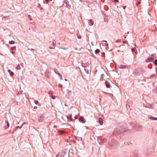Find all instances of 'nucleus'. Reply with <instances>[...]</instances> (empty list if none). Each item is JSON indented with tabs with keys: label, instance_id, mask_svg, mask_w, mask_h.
<instances>
[{
	"label": "nucleus",
	"instance_id": "33",
	"mask_svg": "<svg viewBox=\"0 0 157 157\" xmlns=\"http://www.w3.org/2000/svg\"><path fill=\"white\" fill-rule=\"evenodd\" d=\"M78 38H79V39L81 38V37H79Z\"/></svg>",
	"mask_w": 157,
	"mask_h": 157
},
{
	"label": "nucleus",
	"instance_id": "6",
	"mask_svg": "<svg viewBox=\"0 0 157 157\" xmlns=\"http://www.w3.org/2000/svg\"><path fill=\"white\" fill-rule=\"evenodd\" d=\"M8 72L10 73V74L11 76H13L14 74L10 70H8Z\"/></svg>",
	"mask_w": 157,
	"mask_h": 157
},
{
	"label": "nucleus",
	"instance_id": "17",
	"mask_svg": "<svg viewBox=\"0 0 157 157\" xmlns=\"http://www.w3.org/2000/svg\"><path fill=\"white\" fill-rule=\"evenodd\" d=\"M16 49V47L14 46L13 47H12L11 48V50H13L14 49Z\"/></svg>",
	"mask_w": 157,
	"mask_h": 157
},
{
	"label": "nucleus",
	"instance_id": "12",
	"mask_svg": "<svg viewBox=\"0 0 157 157\" xmlns=\"http://www.w3.org/2000/svg\"><path fill=\"white\" fill-rule=\"evenodd\" d=\"M104 75L103 74H101V77L100 78V80H103V78L104 76Z\"/></svg>",
	"mask_w": 157,
	"mask_h": 157
},
{
	"label": "nucleus",
	"instance_id": "15",
	"mask_svg": "<svg viewBox=\"0 0 157 157\" xmlns=\"http://www.w3.org/2000/svg\"><path fill=\"white\" fill-rule=\"evenodd\" d=\"M139 1L136 4V5L137 6L139 4H140L141 3L140 1H141V0H139Z\"/></svg>",
	"mask_w": 157,
	"mask_h": 157
},
{
	"label": "nucleus",
	"instance_id": "21",
	"mask_svg": "<svg viewBox=\"0 0 157 157\" xmlns=\"http://www.w3.org/2000/svg\"><path fill=\"white\" fill-rule=\"evenodd\" d=\"M7 128H8L9 126V124L8 121H7Z\"/></svg>",
	"mask_w": 157,
	"mask_h": 157
},
{
	"label": "nucleus",
	"instance_id": "5",
	"mask_svg": "<svg viewBox=\"0 0 157 157\" xmlns=\"http://www.w3.org/2000/svg\"><path fill=\"white\" fill-rule=\"evenodd\" d=\"M67 118L69 121H71L72 120V117L71 115H69L68 116H67Z\"/></svg>",
	"mask_w": 157,
	"mask_h": 157
},
{
	"label": "nucleus",
	"instance_id": "2",
	"mask_svg": "<svg viewBox=\"0 0 157 157\" xmlns=\"http://www.w3.org/2000/svg\"><path fill=\"white\" fill-rule=\"evenodd\" d=\"M154 60V59L153 58L150 57L147 59L145 61L146 62H149L153 61Z\"/></svg>",
	"mask_w": 157,
	"mask_h": 157
},
{
	"label": "nucleus",
	"instance_id": "8",
	"mask_svg": "<svg viewBox=\"0 0 157 157\" xmlns=\"http://www.w3.org/2000/svg\"><path fill=\"white\" fill-rule=\"evenodd\" d=\"M79 120V121H82V123L84 122V119L83 118L81 117L80 118Z\"/></svg>",
	"mask_w": 157,
	"mask_h": 157
},
{
	"label": "nucleus",
	"instance_id": "26",
	"mask_svg": "<svg viewBox=\"0 0 157 157\" xmlns=\"http://www.w3.org/2000/svg\"><path fill=\"white\" fill-rule=\"evenodd\" d=\"M125 8H126V6H124L123 7V8L124 9H125Z\"/></svg>",
	"mask_w": 157,
	"mask_h": 157
},
{
	"label": "nucleus",
	"instance_id": "18",
	"mask_svg": "<svg viewBox=\"0 0 157 157\" xmlns=\"http://www.w3.org/2000/svg\"><path fill=\"white\" fill-rule=\"evenodd\" d=\"M28 17H29V19H30V20H32V19L31 17V16L30 15H28Z\"/></svg>",
	"mask_w": 157,
	"mask_h": 157
},
{
	"label": "nucleus",
	"instance_id": "22",
	"mask_svg": "<svg viewBox=\"0 0 157 157\" xmlns=\"http://www.w3.org/2000/svg\"><path fill=\"white\" fill-rule=\"evenodd\" d=\"M58 86H59L60 87H62V85L60 84H59Z\"/></svg>",
	"mask_w": 157,
	"mask_h": 157
},
{
	"label": "nucleus",
	"instance_id": "29",
	"mask_svg": "<svg viewBox=\"0 0 157 157\" xmlns=\"http://www.w3.org/2000/svg\"><path fill=\"white\" fill-rule=\"evenodd\" d=\"M45 1L47 2H48V0H45Z\"/></svg>",
	"mask_w": 157,
	"mask_h": 157
},
{
	"label": "nucleus",
	"instance_id": "16",
	"mask_svg": "<svg viewBox=\"0 0 157 157\" xmlns=\"http://www.w3.org/2000/svg\"><path fill=\"white\" fill-rule=\"evenodd\" d=\"M136 50V48H134L132 49V51L133 52H135Z\"/></svg>",
	"mask_w": 157,
	"mask_h": 157
},
{
	"label": "nucleus",
	"instance_id": "31",
	"mask_svg": "<svg viewBox=\"0 0 157 157\" xmlns=\"http://www.w3.org/2000/svg\"><path fill=\"white\" fill-rule=\"evenodd\" d=\"M65 80L66 81H67V79H65Z\"/></svg>",
	"mask_w": 157,
	"mask_h": 157
},
{
	"label": "nucleus",
	"instance_id": "25",
	"mask_svg": "<svg viewBox=\"0 0 157 157\" xmlns=\"http://www.w3.org/2000/svg\"><path fill=\"white\" fill-rule=\"evenodd\" d=\"M12 53L13 54H14V53H15V52H14L12 51Z\"/></svg>",
	"mask_w": 157,
	"mask_h": 157
},
{
	"label": "nucleus",
	"instance_id": "28",
	"mask_svg": "<svg viewBox=\"0 0 157 157\" xmlns=\"http://www.w3.org/2000/svg\"><path fill=\"white\" fill-rule=\"evenodd\" d=\"M37 108V107H36V106L34 107V108L35 109H36Z\"/></svg>",
	"mask_w": 157,
	"mask_h": 157
},
{
	"label": "nucleus",
	"instance_id": "19",
	"mask_svg": "<svg viewBox=\"0 0 157 157\" xmlns=\"http://www.w3.org/2000/svg\"><path fill=\"white\" fill-rule=\"evenodd\" d=\"M35 103L36 104H37L38 103V101H37L36 100L35 101Z\"/></svg>",
	"mask_w": 157,
	"mask_h": 157
},
{
	"label": "nucleus",
	"instance_id": "14",
	"mask_svg": "<svg viewBox=\"0 0 157 157\" xmlns=\"http://www.w3.org/2000/svg\"><path fill=\"white\" fill-rule=\"evenodd\" d=\"M99 50L98 49H97L95 51V53L96 54H98L99 52Z\"/></svg>",
	"mask_w": 157,
	"mask_h": 157
},
{
	"label": "nucleus",
	"instance_id": "30",
	"mask_svg": "<svg viewBox=\"0 0 157 157\" xmlns=\"http://www.w3.org/2000/svg\"><path fill=\"white\" fill-rule=\"evenodd\" d=\"M59 154H58L57 155H56V157H58V156Z\"/></svg>",
	"mask_w": 157,
	"mask_h": 157
},
{
	"label": "nucleus",
	"instance_id": "13",
	"mask_svg": "<svg viewBox=\"0 0 157 157\" xmlns=\"http://www.w3.org/2000/svg\"><path fill=\"white\" fill-rule=\"evenodd\" d=\"M60 77V79L62 80H63V78L62 76L59 73H56Z\"/></svg>",
	"mask_w": 157,
	"mask_h": 157
},
{
	"label": "nucleus",
	"instance_id": "7",
	"mask_svg": "<svg viewBox=\"0 0 157 157\" xmlns=\"http://www.w3.org/2000/svg\"><path fill=\"white\" fill-rule=\"evenodd\" d=\"M150 119L152 120H157V118H155L153 117H150L149 118Z\"/></svg>",
	"mask_w": 157,
	"mask_h": 157
},
{
	"label": "nucleus",
	"instance_id": "1",
	"mask_svg": "<svg viewBox=\"0 0 157 157\" xmlns=\"http://www.w3.org/2000/svg\"><path fill=\"white\" fill-rule=\"evenodd\" d=\"M105 84L107 88H109L110 87V85L109 84V82L108 81H106L105 82Z\"/></svg>",
	"mask_w": 157,
	"mask_h": 157
},
{
	"label": "nucleus",
	"instance_id": "4",
	"mask_svg": "<svg viewBox=\"0 0 157 157\" xmlns=\"http://www.w3.org/2000/svg\"><path fill=\"white\" fill-rule=\"evenodd\" d=\"M98 122L101 125H102L103 124V121L102 119L101 118H99Z\"/></svg>",
	"mask_w": 157,
	"mask_h": 157
},
{
	"label": "nucleus",
	"instance_id": "10",
	"mask_svg": "<svg viewBox=\"0 0 157 157\" xmlns=\"http://www.w3.org/2000/svg\"><path fill=\"white\" fill-rule=\"evenodd\" d=\"M58 132L59 134H61L64 133V131H58Z\"/></svg>",
	"mask_w": 157,
	"mask_h": 157
},
{
	"label": "nucleus",
	"instance_id": "32",
	"mask_svg": "<svg viewBox=\"0 0 157 157\" xmlns=\"http://www.w3.org/2000/svg\"><path fill=\"white\" fill-rule=\"evenodd\" d=\"M52 0H48V1H52Z\"/></svg>",
	"mask_w": 157,
	"mask_h": 157
},
{
	"label": "nucleus",
	"instance_id": "11",
	"mask_svg": "<svg viewBox=\"0 0 157 157\" xmlns=\"http://www.w3.org/2000/svg\"><path fill=\"white\" fill-rule=\"evenodd\" d=\"M9 43L10 44H13L15 43V42L13 40L10 41L9 42Z\"/></svg>",
	"mask_w": 157,
	"mask_h": 157
},
{
	"label": "nucleus",
	"instance_id": "3",
	"mask_svg": "<svg viewBox=\"0 0 157 157\" xmlns=\"http://www.w3.org/2000/svg\"><path fill=\"white\" fill-rule=\"evenodd\" d=\"M88 24L92 26L94 24V21L90 19L89 21Z\"/></svg>",
	"mask_w": 157,
	"mask_h": 157
},
{
	"label": "nucleus",
	"instance_id": "24",
	"mask_svg": "<svg viewBox=\"0 0 157 157\" xmlns=\"http://www.w3.org/2000/svg\"><path fill=\"white\" fill-rule=\"evenodd\" d=\"M115 1L117 2H119L118 0H115Z\"/></svg>",
	"mask_w": 157,
	"mask_h": 157
},
{
	"label": "nucleus",
	"instance_id": "27",
	"mask_svg": "<svg viewBox=\"0 0 157 157\" xmlns=\"http://www.w3.org/2000/svg\"><path fill=\"white\" fill-rule=\"evenodd\" d=\"M52 98L53 99H54L55 98V97H54L53 96H52Z\"/></svg>",
	"mask_w": 157,
	"mask_h": 157
},
{
	"label": "nucleus",
	"instance_id": "23",
	"mask_svg": "<svg viewBox=\"0 0 157 157\" xmlns=\"http://www.w3.org/2000/svg\"><path fill=\"white\" fill-rule=\"evenodd\" d=\"M104 53H103L102 54V55H101V56H103L104 55Z\"/></svg>",
	"mask_w": 157,
	"mask_h": 157
},
{
	"label": "nucleus",
	"instance_id": "9",
	"mask_svg": "<svg viewBox=\"0 0 157 157\" xmlns=\"http://www.w3.org/2000/svg\"><path fill=\"white\" fill-rule=\"evenodd\" d=\"M21 69L20 66L19 64H18L16 67V69L17 70H20Z\"/></svg>",
	"mask_w": 157,
	"mask_h": 157
},
{
	"label": "nucleus",
	"instance_id": "20",
	"mask_svg": "<svg viewBox=\"0 0 157 157\" xmlns=\"http://www.w3.org/2000/svg\"><path fill=\"white\" fill-rule=\"evenodd\" d=\"M155 64L156 65H157V59L155 60Z\"/></svg>",
	"mask_w": 157,
	"mask_h": 157
}]
</instances>
